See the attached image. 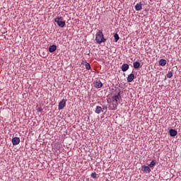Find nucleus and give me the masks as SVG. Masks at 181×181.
Here are the masks:
<instances>
[{"label": "nucleus", "instance_id": "obj_13", "mask_svg": "<svg viewBox=\"0 0 181 181\" xmlns=\"http://www.w3.org/2000/svg\"><path fill=\"white\" fill-rule=\"evenodd\" d=\"M166 63H167L166 60L163 59H160V61H159V65L162 66L163 67L166 66Z\"/></svg>", "mask_w": 181, "mask_h": 181}, {"label": "nucleus", "instance_id": "obj_11", "mask_svg": "<svg viewBox=\"0 0 181 181\" xmlns=\"http://www.w3.org/2000/svg\"><path fill=\"white\" fill-rule=\"evenodd\" d=\"M129 69V65L128 64H124L122 66V71H127Z\"/></svg>", "mask_w": 181, "mask_h": 181}, {"label": "nucleus", "instance_id": "obj_9", "mask_svg": "<svg viewBox=\"0 0 181 181\" xmlns=\"http://www.w3.org/2000/svg\"><path fill=\"white\" fill-rule=\"evenodd\" d=\"M56 49H57V47H56V45H52L49 47V52L50 53H53L54 52H56Z\"/></svg>", "mask_w": 181, "mask_h": 181}, {"label": "nucleus", "instance_id": "obj_3", "mask_svg": "<svg viewBox=\"0 0 181 181\" xmlns=\"http://www.w3.org/2000/svg\"><path fill=\"white\" fill-rule=\"evenodd\" d=\"M54 22L59 26V28H64L66 26V21L63 17H57L54 19Z\"/></svg>", "mask_w": 181, "mask_h": 181}, {"label": "nucleus", "instance_id": "obj_15", "mask_svg": "<svg viewBox=\"0 0 181 181\" xmlns=\"http://www.w3.org/2000/svg\"><path fill=\"white\" fill-rule=\"evenodd\" d=\"M133 66L134 69H139L141 63H139V62H134Z\"/></svg>", "mask_w": 181, "mask_h": 181}, {"label": "nucleus", "instance_id": "obj_20", "mask_svg": "<svg viewBox=\"0 0 181 181\" xmlns=\"http://www.w3.org/2000/svg\"><path fill=\"white\" fill-rule=\"evenodd\" d=\"M90 176L93 177V179H95V177H97V173H92Z\"/></svg>", "mask_w": 181, "mask_h": 181}, {"label": "nucleus", "instance_id": "obj_1", "mask_svg": "<svg viewBox=\"0 0 181 181\" xmlns=\"http://www.w3.org/2000/svg\"><path fill=\"white\" fill-rule=\"evenodd\" d=\"M122 98H121V92H119L117 95H115L112 97V100L107 99V103L108 104H110L109 106V110H111L112 111H115V110H117V107H118V104L121 103L120 101Z\"/></svg>", "mask_w": 181, "mask_h": 181}, {"label": "nucleus", "instance_id": "obj_2", "mask_svg": "<svg viewBox=\"0 0 181 181\" xmlns=\"http://www.w3.org/2000/svg\"><path fill=\"white\" fill-rule=\"evenodd\" d=\"M95 40L98 45H101V43L105 42V38H104V34H103V31H99L96 33Z\"/></svg>", "mask_w": 181, "mask_h": 181}, {"label": "nucleus", "instance_id": "obj_4", "mask_svg": "<svg viewBox=\"0 0 181 181\" xmlns=\"http://www.w3.org/2000/svg\"><path fill=\"white\" fill-rule=\"evenodd\" d=\"M67 102V100L63 99L59 103L58 108L59 110H63L66 107V103Z\"/></svg>", "mask_w": 181, "mask_h": 181}, {"label": "nucleus", "instance_id": "obj_19", "mask_svg": "<svg viewBox=\"0 0 181 181\" xmlns=\"http://www.w3.org/2000/svg\"><path fill=\"white\" fill-rule=\"evenodd\" d=\"M167 77H168V78H172V77H173V74L172 73V71H169L167 74Z\"/></svg>", "mask_w": 181, "mask_h": 181}, {"label": "nucleus", "instance_id": "obj_16", "mask_svg": "<svg viewBox=\"0 0 181 181\" xmlns=\"http://www.w3.org/2000/svg\"><path fill=\"white\" fill-rule=\"evenodd\" d=\"M86 70H90L91 69V65L88 62H86L84 64Z\"/></svg>", "mask_w": 181, "mask_h": 181}, {"label": "nucleus", "instance_id": "obj_14", "mask_svg": "<svg viewBox=\"0 0 181 181\" xmlns=\"http://www.w3.org/2000/svg\"><path fill=\"white\" fill-rule=\"evenodd\" d=\"M135 9L136 11H141L142 9V4L141 3L136 4Z\"/></svg>", "mask_w": 181, "mask_h": 181}, {"label": "nucleus", "instance_id": "obj_5", "mask_svg": "<svg viewBox=\"0 0 181 181\" xmlns=\"http://www.w3.org/2000/svg\"><path fill=\"white\" fill-rule=\"evenodd\" d=\"M93 86L95 88H101L103 87V83H101V81H95L93 82Z\"/></svg>", "mask_w": 181, "mask_h": 181}, {"label": "nucleus", "instance_id": "obj_22", "mask_svg": "<svg viewBox=\"0 0 181 181\" xmlns=\"http://www.w3.org/2000/svg\"><path fill=\"white\" fill-rule=\"evenodd\" d=\"M102 109L107 110V106H103V107Z\"/></svg>", "mask_w": 181, "mask_h": 181}, {"label": "nucleus", "instance_id": "obj_18", "mask_svg": "<svg viewBox=\"0 0 181 181\" xmlns=\"http://www.w3.org/2000/svg\"><path fill=\"white\" fill-rule=\"evenodd\" d=\"M114 37H115V42H118V40H119V35H118V34L117 33L114 34Z\"/></svg>", "mask_w": 181, "mask_h": 181}, {"label": "nucleus", "instance_id": "obj_8", "mask_svg": "<svg viewBox=\"0 0 181 181\" xmlns=\"http://www.w3.org/2000/svg\"><path fill=\"white\" fill-rule=\"evenodd\" d=\"M134 78H135V75L134 74H131L127 77V82L132 83V81H134Z\"/></svg>", "mask_w": 181, "mask_h": 181}, {"label": "nucleus", "instance_id": "obj_10", "mask_svg": "<svg viewBox=\"0 0 181 181\" xmlns=\"http://www.w3.org/2000/svg\"><path fill=\"white\" fill-rule=\"evenodd\" d=\"M170 136H176L177 135V131L173 129H170Z\"/></svg>", "mask_w": 181, "mask_h": 181}, {"label": "nucleus", "instance_id": "obj_17", "mask_svg": "<svg viewBox=\"0 0 181 181\" xmlns=\"http://www.w3.org/2000/svg\"><path fill=\"white\" fill-rule=\"evenodd\" d=\"M156 165V160H153L151 163L148 165L149 168H153Z\"/></svg>", "mask_w": 181, "mask_h": 181}, {"label": "nucleus", "instance_id": "obj_6", "mask_svg": "<svg viewBox=\"0 0 181 181\" xmlns=\"http://www.w3.org/2000/svg\"><path fill=\"white\" fill-rule=\"evenodd\" d=\"M21 143V139L18 137H14L12 139V144L13 146L19 145Z\"/></svg>", "mask_w": 181, "mask_h": 181}, {"label": "nucleus", "instance_id": "obj_7", "mask_svg": "<svg viewBox=\"0 0 181 181\" xmlns=\"http://www.w3.org/2000/svg\"><path fill=\"white\" fill-rule=\"evenodd\" d=\"M141 170L144 172V173H149L151 172V168H149V166L142 165Z\"/></svg>", "mask_w": 181, "mask_h": 181}, {"label": "nucleus", "instance_id": "obj_21", "mask_svg": "<svg viewBox=\"0 0 181 181\" xmlns=\"http://www.w3.org/2000/svg\"><path fill=\"white\" fill-rule=\"evenodd\" d=\"M37 111H38L39 112H42V111H43V109H42L41 107H39L38 110H37Z\"/></svg>", "mask_w": 181, "mask_h": 181}, {"label": "nucleus", "instance_id": "obj_12", "mask_svg": "<svg viewBox=\"0 0 181 181\" xmlns=\"http://www.w3.org/2000/svg\"><path fill=\"white\" fill-rule=\"evenodd\" d=\"M101 112H103V107H101L100 106H97L95 112L96 114H101Z\"/></svg>", "mask_w": 181, "mask_h": 181}]
</instances>
